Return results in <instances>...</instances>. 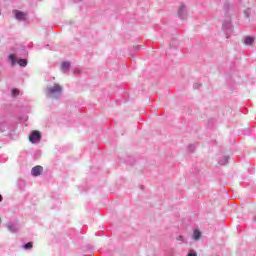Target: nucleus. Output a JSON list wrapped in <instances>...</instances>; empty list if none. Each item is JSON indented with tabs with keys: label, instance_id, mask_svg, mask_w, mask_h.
Segmentation results:
<instances>
[{
	"label": "nucleus",
	"instance_id": "obj_1",
	"mask_svg": "<svg viewBox=\"0 0 256 256\" xmlns=\"http://www.w3.org/2000/svg\"><path fill=\"white\" fill-rule=\"evenodd\" d=\"M13 15L17 21H27L28 15L26 12H23L21 10H13Z\"/></svg>",
	"mask_w": 256,
	"mask_h": 256
},
{
	"label": "nucleus",
	"instance_id": "obj_2",
	"mask_svg": "<svg viewBox=\"0 0 256 256\" xmlns=\"http://www.w3.org/2000/svg\"><path fill=\"white\" fill-rule=\"evenodd\" d=\"M29 141L31 143H38V141H41V132H39L38 130L32 131L29 136Z\"/></svg>",
	"mask_w": 256,
	"mask_h": 256
},
{
	"label": "nucleus",
	"instance_id": "obj_3",
	"mask_svg": "<svg viewBox=\"0 0 256 256\" xmlns=\"http://www.w3.org/2000/svg\"><path fill=\"white\" fill-rule=\"evenodd\" d=\"M63 88L59 84H55L53 87L48 88V95H55L57 93H61Z\"/></svg>",
	"mask_w": 256,
	"mask_h": 256
},
{
	"label": "nucleus",
	"instance_id": "obj_4",
	"mask_svg": "<svg viewBox=\"0 0 256 256\" xmlns=\"http://www.w3.org/2000/svg\"><path fill=\"white\" fill-rule=\"evenodd\" d=\"M178 15L182 21H187V15H189V12H187V8L185 6H181L179 8Z\"/></svg>",
	"mask_w": 256,
	"mask_h": 256
},
{
	"label": "nucleus",
	"instance_id": "obj_5",
	"mask_svg": "<svg viewBox=\"0 0 256 256\" xmlns=\"http://www.w3.org/2000/svg\"><path fill=\"white\" fill-rule=\"evenodd\" d=\"M31 173L34 177H39V175H41V173H43V167L35 166L32 168Z\"/></svg>",
	"mask_w": 256,
	"mask_h": 256
},
{
	"label": "nucleus",
	"instance_id": "obj_6",
	"mask_svg": "<svg viewBox=\"0 0 256 256\" xmlns=\"http://www.w3.org/2000/svg\"><path fill=\"white\" fill-rule=\"evenodd\" d=\"M255 43V37L248 36L244 38V45H253Z\"/></svg>",
	"mask_w": 256,
	"mask_h": 256
},
{
	"label": "nucleus",
	"instance_id": "obj_7",
	"mask_svg": "<svg viewBox=\"0 0 256 256\" xmlns=\"http://www.w3.org/2000/svg\"><path fill=\"white\" fill-rule=\"evenodd\" d=\"M69 67H71V63H69V62H62V64H61L62 71H69Z\"/></svg>",
	"mask_w": 256,
	"mask_h": 256
},
{
	"label": "nucleus",
	"instance_id": "obj_8",
	"mask_svg": "<svg viewBox=\"0 0 256 256\" xmlns=\"http://www.w3.org/2000/svg\"><path fill=\"white\" fill-rule=\"evenodd\" d=\"M193 239L194 241H199V239H201V231L195 230L193 233Z\"/></svg>",
	"mask_w": 256,
	"mask_h": 256
},
{
	"label": "nucleus",
	"instance_id": "obj_9",
	"mask_svg": "<svg viewBox=\"0 0 256 256\" xmlns=\"http://www.w3.org/2000/svg\"><path fill=\"white\" fill-rule=\"evenodd\" d=\"M223 31L224 32H229V31H233V27H231V25L230 24H224L223 25Z\"/></svg>",
	"mask_w": 256,
	"mask_h": 256
},
{
	"label": "nucleus",
	"instance_id": "obj_10",
	"mask_svg": "<svg viewBox=\"0 0 256 256\" xmlns=\"http://www.w3.org/2000/svg\"><path fill=\"white\" fill-rule=\"evenodd\" d=\"M18 64L20 65V67H27V59H20L18 61Z\"/></svg>",
	"mask_w": 256,
	"mask_h": 256
},
{
	"label": "nucleus",
	"instance_id": "obj_11",
	"mask_svg": "<svg viewBox=\"0 0 256 256\" xmlns=\"http://www.w3.org/2000/svg\"><path fill=\"white\" fill-rule=\"evenodd\" d=\"M24 249H33V242H28L24 245Z\"/></svg>",
	"mask_w": 256,
	"mask_h": 256
},
{
	"label": "nucleus",
	"instance_id": "obj_12",
	"mask_svg": "<svg viewBox=\"0 0 256 256\" xmlns=\"http://www.w3.org/2000/svg\"><path fill=\"white\" fill-rule=\"evenodd\" d=\"M8 229H9V231H12V233H15V231H17V227H15L11 224L8 225Z\"/></svg>",
	"mask_w": 256,
	"mask_h": 256
},
{
	"label": "nucleus",
	"instance_id": "obj_13",
	"mask_svg": "<svg viewBox=\"0 0 256 256\" xmlns=\"http://www.w3.org/2000/svg\"><path fill=\"white\" fill-rule=\"evenodd\" d=\"M12 95H13V97H17V95H19V90L12 89Z\"/></svg>",
	"mask_w": 256,
	"mask_h": 256
},
{
	"label": "nucleus",
	"instance_id": "obj_14",
	"mask_svg": "<svg viewBox=\"0 0 256 256\" xmlns=\"http://www.w3.org/2000/svg\"><path fill=\"white\" fill-rule=\"evenodd\" d=\"M187 256H197V252L191 250Z\"/></svg>",
	"mask_w": 256,
	"mask_h": 256
},
{
	"label": "nucleus",
	"instance_id": "obj_15",
	"mask_svg": "<svg viewBox=\"0 0 256 256\" xmlns=\"http://www.w3.org/2000/svg\"><path fill=\"white\" fill-rule=\"evenodd\" d=\"M9 59L12 61V63H15V55L14 54H11L10 56H9Z\"/></svg>",
	"mask_w": 256,
	"mask_h": 256
},
{
	"label": "nucleus",
	"instance_id": "obj_16",
	"mask_svg": "<svg viewBox=\"0 0 256 256\" xmlns=\"http://www.w3.org/2000/svg\"><path fill=\"white\" fill-rule=\"evenodd\" d=\"M1 201H3V196L0 195V203H1Z\"/></svg>",
	"mask_w": 256,
	"mask_h": 256
},
{
	"label": "nucleus",
	"instance_id": "obj_17",
	"mask_svg": "<svg viewBox=\"0 0 256 256\" xmlns=\"http://www.w3.org/2000/svg\"><path fill=\"white\" fill-rule=\"evenodd\" d=\"M246 17H249V14H247Z\"/></svg>",
	"mask_w": 256,
	"mask_h": 256
}]
</instances>
